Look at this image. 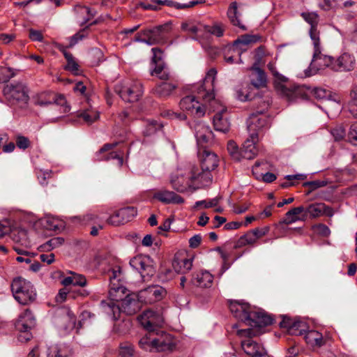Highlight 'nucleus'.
I'll return each mask as SVG.
<instances>
[{"instance_id":"cd10ccee","label":"nucleus","mask_w":357,"mask_h":357,"mask_svg":"<svg viewBox=\"0 0 357 357\" xmlns=\"http://www.w3.org/2000/svg\"><path fill=\"white\" fill-rule=\"evenodd\" d=\"M307 220V215L305 213V207L298 206L292 208L287 211L282 222L286 225H290L298 221H305Z\"/></svg>"},{"instance_id":"a19ab883","label":"nucleus","mask_w":357,"mask_h":357,"mask_svg":"<svg viewBox=\"0 0 357 357\" xmlns=\"http://www.w3.org/2000/svg\"><path fill=\"white\" fill-rule=\"evenodd\" d=\"M306 342L312 347H321L325 342L321 333L317 331H309L305 334Z\"/></svg>"},{"instance_id":"0e129e2a","label":"nucleus","mask_w":357,"mask_h":357,"mask_svg":"<svg viewBox=\"0 0 357 357\" xmlns=\"http://www.w3.org/2000/svg\"><path fill=\"white\" fill-rule=\"evenodd\" d=\"M85 37H86V34H85L84 30H82V31L77 33L73 36L70 37L69 47L74 46L75 44L77 43V42L79 40H82Z\"/></svg>"},{"instance_id":"49530a36","label":"nucleus","mask_w":357,"mask_h":357,"mask_svg":"<svg viewBox=\"0 0 357 357\" xmlns=\"http://www.w3.org/2000/svg\"><path fill=\"white\" fill-rule=\"evenodd\" d=\"M118 212L119 215L121 217V221L123 224L131 220V219L137 215V210L132 206L121 208Z\"/></svg>"},{"instance_id":"774afa93","label":"nucleus","mask_w":357,"mask_h":357,"mask_svg":"<svg viewBox=\"0 0 357 357\" xmlns=\"http://www.w3.org/2000/svg\"><path fill=\"white\" fill-rule=\"evenodd\" d=\"M29 38L33 41L38 42H41L43 39V34L40 31L32 29L29 30Z\"/></svg>"},{"instance_id":"13d9d810","label":"nucleus","mask_w":357,"mask_h":357,"mask_svg":"<svg viewBox=\"0 0 357 357\" xmlns=\"http://www.w3.org/2000/svg\"><path fill=\"white\" fill-rule=\"evenodd\" d=\"M151 50L153 52V62L155 63V66H156L159 63H164L162 61L163 55L162 51L158 47H153Z\"/></svg>"},{"instance_id":"09e8293b","label":"nucleus","mask_w":357,"mask_h":357,"mask_svg":"<svg viewBox=\"0 0 357 357\" xmlns=\"http://www.w3.org/2000/svg\"><path fill=\"white\" fill-rule=\"evenodd\" d=\"M257 241V236L252 230L247 232L244 236H241L238 242V246H244L246 245H252Z\"/></svg>"},{"instance_id":"ddd939ff","label":"nucleus","mask_w":357,"mask_h":357,"mask_svg":"<svg viewBox=\"0 0 357 357\" xmlns=\"http://www.w3.org/2000/svg\"><path fill=\"white\" fill-rule=\"evenodd\" d=\"M36 324L35 317L31 312L27 309L22 313L15 324L17 330L20 332L18 340L20 342H26L32 337L29 331Z\"/></svg>"},{"instance_id":"2f4dec72","label":"nucleus","mask_w":357,"mask_h":357,"mask_svg":"<svg viewBox=\"0 0 357 357\" xmlns=\"http://www.w3.org/2000/svg\"><path fill=\"white\" fill-rule=\"evenodd\" d=\"M213 281V275L207 271L198 272L193 278V283L202 288H208L212 285Z\"/></svg>"},{"instance_id":"f8f14e48","label":"nucleus","mask_w":357,"mask_h":357,"mask_svg":"<svg viewBox=\"0 0 357 357\" xmlns=\"http://www.w3.org/2000/svg\"><path fill=\"white\" fill-rule=\"evenodd\" d=\"M109 280V296L111 300L121 299V296L126 294V288L121 282L123 280V274L119 266H115L108 271Z\"/></svg>"},{"instance_id":"f3484780","label":"nucleus","mask_w":357,"mask_h":357,"mask_svg":"<svg viewBox=\"0 0 357 357\" xmlns=\"http://www.w3.org/2000/svg\"><path fill=\"white\" fill-rule=\"evenodd\" d=\"M190 189L197 190L209 185L212 182V176L210 172H199L197 169H192L190 172Z\"/></svg>"},{"instance_id":"bb28decb","label":"nucleus","mask_w":357,"mask_h":357,"mask_svg":"<svg viewBox=\"0 0 357 357\" xmlns=\"http://www.w3.org/2000/svg\"><path fill=\"white\" fill-rule=\"evenodd\" d=\"M153 197L165 204H182L184 199L175 192L161 190L154 193Z\"/></svg>"},{"instance_id":"b1692460","label":"nucleus","mask_w":357,"mask_h":357,"mask_svg":"<svg viewBox=\"0 0 357 357\" xmlns=\"http://www.w3.org/2000/svg\"><path fill=\"white\" fill-rule=\"evenodd\" d=\"M305 213H306L307 218L309 215L311 218H315L322 215L331 217L334 213L333 210L324 203H314L309 205L305 208Z\"/></svg>"},{"instance_id":"7ed1b4c3","label":"nucleus","mask_w":357,"mask_h":357,"mask_svg":"<svg viewBox=\"0 0 357 357\" xmlns=\"http://www.w3.org/2000/svg\"><path fill=\"white\" fill-rule=\"evenodd\" d=\"M128 290L125 294L121 296V299L111 300L110 302L102 301V308L108 307L114 315L116 312H123L128 315L135 314L141 307L139 294H128Z\"/></svg>"},{"instance_id":"c9c22d12","label":"nucleus","mask_w":357,"mask_h":357,"mask_svg":"<svg viewBox=\"0 0 357 357\" xmlns=\"http://www.w3.org/2000/svg\"><path fill=\"white\" fill-rule=\"evenodd\" d=\"M77 117L82 119L85 123L90 125L99 119L100 114L97 109L90 106L85 109L79 111Z\"/></svg>"},{"instance_id":"393cba45","label":"nucleus","mask_w":357,"mask_h":357,"mask_svg":"<svg viewBox=\"0 0 357 357\" xmlns=\"http://www.w3.org/2000/svg\"><path fill=\"white\" fill-rule=\"evenodd\" d=\"M333 65V70L344 71L351 70L354 68L356 60L353 55L349 53H344L338 57L337 60H334Z\"/></svg>"},{"instance_id":"473e14b6","label":"nucleus","mask_w":357,"mask_h":357,"mask_svg":"<svg viewBox=\"0 0 357 357\" xmlns=\"http://www.w3.org/2000/svg\"><path fill=\"white\" fill-rule=\"evenodd\" d=\"M48 100H43L41 96L38 100V104L41 106L54 104L56 105H60L63 108V112L70 111L69 107L66 105V101L63 96L51 94Z\"/></svg>"},{"instance_id":"f704fd0d","label":"nucleus","mask_w":357,"mask_h":357,"mask_svg":"<svg viewBox=\"0 0 357 357\" xmlns=\"http://www.w3.org/2000/svg\"><path fill=\"white\" fill-rule=\"evenodd\" d=\"M281 326L287 328L289 333L295 335H303L306 328L305 323L301 321L284 320Z\"/></svg>"},{"instance_id":"3c124183","label":"nucleus","mask_w":357,"mask_h":357,"mask_svg":"<svg viewBox=\"0 0 357 357\" xmlns=\"http://www.w3.org/2000/svg\"><path fill=\"white\" fill-rule=\"evenodd\" d=\"M162 128V124L158 123V121L155 120L149 121L146 123L145 129L144 130L143 132L145 135L149 136L155 132H156L158 130H160Z\"/></svg>"},{"instance_id":"c756f323","label":"nucleus","mask_w":357,"mask_h":357,"mask_svg":"<svg viewBox=\"0 0 357 357\" xmlns=\"http://www.w3.org/2000/svg\"><path fill=\"white\" fill-rule=\"evenodd\" d=\"M261 40V36L259 34H245L240 36L234 43L232 48L234 50L239 47L244 49V46L255 44Z\"/></svg>"},{"instance_id":"20e7f679","label":"nucleus","mask_w":357,"mask_h":357,"mask_svg":"<svg viewBox=\"0 0 357 357\" xmlns=\"http://www.w3.org/2000/svg\"><path fill=\"white\" fill-rule=\"evenodd\" d=\"M261 328H249L238 331V335L241 337H246L242 340L241 347L248 356L251 357H269L265 349L261 344L252 340L250 337L261 334Z\"/></svg>"},{"instance_id":"603ef678","label":"nucleus","mask_w":357,"mask_h":357,"mask_svg":"<svg viewBox=\"0 0 357 357\" xmlns=\"http://www.w3.org/2000/svg\"><path fill=\"white\" fill-rule=\"evenodd\" d=\"M227 151L231 157L236 160L241 159V151L238 150L237 144L234 141L227 143Z\"/></svg>"},{"instance_id":"37998d69","label":"nucleus","mask_w":357,"mask_h":357,"mask_svg":"<svg viewBox=\"0 0 357 357\" xmlns=\"http://www.w3.org/2000/svg\"><path fill=\"white\" fill-rule=\"evenodd\" d=\"M82 24H86L94 16V12L86 6H78L75 8Z\"/></svg>"},{"instance_id":"c85d7f7f","label":"nucleus","mask_w":357,"mask_h":357,"mask_svg":"<svg viewBox=\"0 0 357 357\" xmlns=\"http://www.w3.org/2000/svg\"><path fill=\"white\" fill-rule=\"evenodd\" d=\"M250 70L251 74L250 77L251 84L257 89L266 87L267 80L264 70L255 66H252L250 68Z\"/></svg>"},{"instance_id":"4d7b16f0","label":"nucleus","mask_w":357,"mask_h":357,"mask_svg":"<svg viewBox=\"0 0 357 357\" xmlns=\"http://www.w3.org/2000/svg\"><path fill=\"white\" fill-rule=\"evenodd\" d=\"M98 159L99 160H102L103 158H99ZM104 159L106 160H114L115 159V160H117V165L119 166H121L123 165V153H121L120 155L116 151H112V152L109 153L107 154V155Z\"/></svg>"},{"instance_id":"864d4df0","label":"nucleus","mask_w":357,"mask_h":357,"mask_svg":"<svg viewBox=\"0 0 357 357\" xmlns=\"http://www.w3.org/2000/svg\"><path fill=\"white\" fill-rule=\"evenodd\" d=\"M213 128L216 131L223 132V112H218L215 114L213 119Z\"/></svg>"},{"instance_id":"39448f33","label":"nucleus","mask_w":357,"mask_h":357,"mask_svg":"<svg viewBox=\"0 0 357 357\" xmlns=\"http://www.w3.org/2000/svg\"><path fill=\"white\" fill-rule=\"evenodd\" d=\"M151 333L140 339L139 344L142 349L149 351H165L173 349L174 344L170 335L162 332L156 337Z\"/></svg>"},{"instance_id":"680f3d73","label":"nucleus","mask_w":357,"mask_h":357,"mask_svg":"<svg viewBox=\"0 0 357 357\" xmlns=\"http://www.w3.org/2000/svg\"><path fill=\"white\" fill-rule=\"evenodd\" d=\"M64 321H68V324L64 326L65 330L73 329L75 326V317L70 312L63 318Z\"/></svg>"},{"instance_id":"f03ea898","label":"nucleus","mask_w":357,"mask_h":357,"mask_svg":"<svg viewBox=\"0 0 357 357\" xmlns=\"http://www.w3.org/2000/svg\"><path fill=\"white\" fill-rule=\"evenodd\" d=\"M229 310L238 319L251 328H263L271 325L273 319L263 310L247 303L230 301Z\"/></svg>"},{"instance_id":"6e6d98bb","label":"nucleus","mask_w":357,"mask_h":357,"mask_svg":"<svg viewBox=\"0 0 357 357\" xmlns=\"http://www.w3.org/2000/svg\"><path fill=\"white\" fill-rule=\"evenodd\" d=\"M313 231L322 236L327 237L331 234L329 228L324 224H317L312 226Z\"/></svg>"},{"instance_id":"5fc2aeb1","label":"nucleus","mask_w":357,"mask_h":357,"mask_svg":"<svg viewBox=\"0 0 357 357\" xmlns=\"http://www.w3.org/2000/svg\"><path fill=\"white\" fill-rule=\"evenodd\" d=\"M221 199L220 197H216V198H214V199H211L210 201L207 202L206 200H202V201H198L195 203V208H199V207H202V208H210V207H215V206H217L218 203H219V201Z\"/></svg>"},{"instance_id":"4c0bfd02","label":"nucleus","mask_w":357,"mask_h":357,"mask_svg":"<svg viewBox=\"0 0 357 357\" xmlns=\"http://www.w3.org/2000/svg\"><path fill=\"white\" fill-rule=\"evenodd\" d=\"M70 349L65 344H52L48 347L47 357H68Z\"/></svg>"},{"instance_id":"e433bc0d","label":"nucleus","mask_w":357,"mask_h":357,"mask_svg":"<svg viewBox=\"0 0 357 357\" xmlns=\"http://www.w3.org/2000/svg\"><path fill=\"white\" fill-rule=\"evenodd\" d=\"M266 167L267 164L264 162H256L252 167V174L257 179H262L264 182L271 183L276 179V176L270 172L263 173L259 171V168L261 167Z\"/></svg>"},{"instance_id":"0eeeda50","label":"nucleus","mask_w":357,"mask_h":357,"mask_svg":"<svg viewBox=\"0 0 357 357\" xmlns=\"http://www.w3.org/2000/svg\"><path fill=\"white\" fill-rule=\"evenodd\" d=\"M3 93L7 102L11 106L24 107L29 99L27 87L20 82L6 85Z\"/></svg>"},{"instance_id":"bf43d9fd","label":"nucleus","mask_w":357,"mask_h":357,"mask_svg":"<svg viewBox=\"0 0 357 357\" xmlns=\"http://www.w3.org/2000/svg\"><path fill=\"white\" fill-rule=\"evenodd\" d=\"M16 144L19 149L24 150L29 146L30 142L27 137L20 135L17 137Z\"/></svg>"},{"instance_id":"4468645a","label":"nucleus","mask_w":357,"mask_h":357,"mask_svg":"<svg viewBox=\"0 0 357 357\" xmlns=\"http://www.w3.org/2000/svg\"><path fill=\"white\" fill-rule=\"evenodd\" d=\"M116 91L123 100L130 102L139 100L144 92L142 83L136 80L128 82L121 86H116Z\"/></svg>"},{"instance_id":"79ce46f5","label":"nucleus","mask_w":357,"mask_h":357,"mask_svg":"<svg viewBox=\"0 0 357 357\" xmlns=\"http://www.w3.org/2000/svg\"><path fill=\"white\" fill-rule=\"evenodd\" d=\"M227 16L233 25L238 26L242 30H246L245 26L239 19L236 3H232L227 11Z\"/></svg>"},{"instance_id":"6ab92c4d","label":"nucleus","mask_w":357,"mask_h":357,"mask_svg":"<svg viewBox=\"0 0 357 357\" xmlns=\"http://www.w3.org/2000/svg\"><path fill=\"white\" fill-rule=\"evenodd\" d=\"M194 131L198 147L205 149L212 138V132L209 127L202 122H198L194 125Z\"/></svg>"},{"instance_id":"4be33fe9","label":"nucleus","mask_w":357,"mask_h":357,"mask_svg":"<svg viewBox=\"0 0 357 357\" xmlns=\"http://www.w3.org/2000/svg\"><path fill=\"white\" fill-rule=\"evenodd\" d=\"M270 123V119L264 114H252L248 121V130L250 133L258 132L267 127Z\"/></svg>"},{"instance_id":"7c9ffc66","label":"nucleus","mask_w":357,"mask_h":357,"mask_svg":"<svg viewBox=\"0 0 357 357\" xmlns=\"http://www.w3.org/2000/svg\"><path fill=\"white\" fill-rule=\"evenodd\" d=\"M303 18L311 25L310 30V36L313 41L314 36L319 40V32L317 31V26L319 21L318 15L315 13H303L301 14Z\"/></svg>"},{"instance_id":"a18cd8bd","label":"nucleus","mask_w":357,"mask_h":357,"mask_svg":"<svg viewBox=\"0 0 357 357\" xmlns=\"http://www.w3.org/2000/svg\"><path fill=\"white\" fill-rule=\"evenodd\" d=\"M64 56L67 61L65 69L70 71L74 75H79L80 73L79 66L74 59L73 55L70 53L65 52Z\"/></svg>"},{"instance_id":"a878e982","label":"nucleus","mask_w":357,"mask_h":357,"mask_svg":"<svg viewBox=\"0 0 357 357\" xmlns=\"http://www.w3.org/2000/svg\"><path fill=\"white\" fill-rule=\"evenodd\" d=\"M193 257L183 256L182 254L175 255L172 266L176 272L185 273L191 270L192 267Z\"/></svg>"},{"instance_id":"9b49d317","label":"nucleus","mask_w":357,"mask_h":357,"mask_svg":"<svg viewBox=\"0 0 357 357\" xmlns=\"http://www.w3.org/2000/svg\"><path fill=\"white\" fill-rule=\"evenodd\" d=\"M181 28L188 33L195 34L197 39L207 38L208 36L220 37L223 33L221 25L217 23L211 26L185 22L182 24Z\"/></svg>"},{"instance_id":"a211bd4d","label":"nucleus","mask_w":357,"mask_h":357,"mask_svg":"<svg viewBox=\"0 0 357 357\" xmlns=\"http://www.w3.org/2000/svg\"><path fill=\"white\" fill-rule=\"evenodd\" d=\"M165 288L159 285L150 286L139 292V297L141 302L151 303L160 301L166 295Z\"/></svg>"},{"instance_id":"e2e57ef3","label":"nucleus","mask_w":357,"mask_h":357,"mask_svg":"<svg viewBox=\"0 0 357 357\" xmlns=\"http://www.w3.org/2000/svg\"><path fill=\"white\" fill-rule=\"evenodd\" d=\"M331 134L335 140L340 141L344 138L345 135V130L341 126H338L332 130Z\"/></svg>"},{"instance_id":"052dcab7","label":"nucleus","mask_w":357,"mask_h":357,"mask_svg":"<svg viewBox=\"0 0 357 357\" xmlns=\"http://www.w3.org/2000/svg\"><path fill=\"white\" fill-rule=\"evenodd\" d=\"M349 141L354 145H357V124L351 126L348 134Z\"/></svg>"},{"instance_id":"1a4fd4ad","label":"nucleus","mask_w":357,"mask_h":357,"mask_svg":"<svg viewBox=\"0 0 357 357\" xmlns=\"http://www.w3.org/2000/svg\"><path fill=\"white\" fill-rule=\"evenodd\" d=\"M267 66L276 79L275 89L278 93L288 101H295L301 94V89L288 86L284 83L287 81V78L277 71L274 62H269Z\"/></svg>"},{"instance_id":"6e6552de","label":"nucleus","mask_w":357,"mask_h":357,"mask_svg":"<svg viewBox=\"0 0 357 357\" xmlns=\"http://www.w3.org/2000/svg\"><path fill=\"white\" fill-rule=\"evenodd\" d=\"M314 54L313 58L310 65L309 69L305 71V76H312L319 70H324L326 68H330L333 70V65L334 64V59L329 56L323 54L321 53V48L320 45V40L317 41V38L314 36L313 38Z\"/></svg>"},{"instance_id":"5701e85b","label":"nucleus","mask_w":357,"mask_h":357,"mask_svg":"<svg viewBox=\"0 0 357 357\" xmlns=\"http://www.w3.org/2000/svg\"><path fill=\"white\" fill-rule=\"evenodd\" d=\"M199 157L203 171L211 173V171L214 170L218 165L217 155L206 149H203L202 153L199 151Z\"/></svg>"},{"instance_id":"8fccbe9b","label":"nucleus","mask_w":357,"mask_h":357,"mask_svg":"<svg viewBox=\"0 0 357 357\" xmlns=\"http://www.w3.org/2000/svg\"><path fill=\"white\" fill-rule=\"evenodd\" d=\"M64 239L63 238L54 237L41 245V249L43 251H49L62 245Z\"/></svg>"},{"instance_id":"72a5a7b5","label":"nucleus","mask_w":357,"mask_h":357,"mask_svg":"<svg viewBox=\"0 0 357 357\" xmlns=\"http://www.w3.org/2000/svg\"><path fill=\"white\" fill-rule=\"evenodd\" d=\"M176 87L174 84L165 82L153 88L152 93L159 98H167L172 93Z\"/></svg>"},{"instance_id":"dca6fc26","label":"nucleus","mask_w":357,"mask_h":357,"mask_svg":"<svg viewBox=\"0 0 357 357\" xmlns=\"http://www.w3.org/2000/svg\"><path fill=\"white\" fill-rule=\"evenodd\" d=\"M131 267L136 270L144 278L150 277L154 273V268L152 264V260L146 255H137L130 261Z\"/></svg>"},{"instance_id":"69168bd1","label":"nucleus","mask_w":357,"mask_h":357,"mask_svg":"<svg viewBox=\"0 0 357 357\" xmlns=\"http://www.w3.org/2000/svg\"><path fill=\"white\" fill-rule=\"evenodd\" d=\"M120 356L121 357H133V348L131 345H126L120 347Z\"/></svg>"},{"instance_id":"f257e3e1","label":"nucleus","mask_w":357,"mask_h":357,"mask_svg":"<svg viewBox=\"0 0 357 357\" xmlns=\"http://www.w3.org/2000/svg\"><path fill=\"white\" fill-rule=\"evenodd\" d=\"M217 71L211 68L206 73L202 83L195 86V95H189L183 98L180 102V108L188 114L194 117H203L206 111V104L215 103L213 93L214 84Z\"/></svg>"},{"instance_id":"de8ad7c7","label":"nucleus","mask_w":357,"mask_h":357,"mask_svg":"<svg viewBox=\"0 0 357 357\" xmlns=\"http://www.w3.org/2000/svg\"><path fill=\"white\" fill-rule=\"evenodd\" d=\"M199 2L198 1H191L187 3H180L176 1H173L171 0H164L162 1V5H165L169 7H173L176 9H186L189 8H192L196 5H197Z\"/></svg>"},{"instance_id":"c03bdc74","label":"nucleus","mask_w":357,"mask_h":357,"mask_svg":"<svg viewBox=\"0 0 357 357\" xmlns=\"http://www.w3.org/2000/svg\"><path fill=\"white\" fill-rule=\"evenodd\" d=\"M151 75L164 80H167L169 78V70L164 63L157 64L151 71Z\"/></svg>"},{"instance_id":"2eb2a0df","label":"nucleus","mask_w":357,"mask_h":357,"mask_svg":"<svg viewBox=\"0 0 357 357\" xmlns=\"http://www.w3.org/2000/svg\"><path fill=\"white\" fill-rule=\"evenodd\" d=\"M138 320L141 325L149 332H154L157 328L161 327L164 322L162 312L153 310L144 311L138 317Z\"/></svg>"},{"instance_id":"423d86ee","label":"nucleus","mask_w":357,"mask_h":357,"mask_svg":"<svg viewBox=\"0 0 357 357\" xmlns=\"http://www.w3.org/2000/svg\"><path fill=\"white\" fill-rule=\"evenodd\" d=\"M11 291L15 299L21 305H29L36 298V292L33 284L21 277L13 280Z\"/></svg>"},{"instance_id":"412c9836","label":"nucleus","mask_w":357,"mask_h":357,"mask_svg":"<svg viewBox=\"0 0 357 357\" xmlns=\"http://www.w3.org/2000/svg\"><path fill=\"white\" fill-rule=\"evenodd\" d=\"M190 174L183 173L181 171L172 174L170 177V183L172 188L180 192H183L190 189Z\"/></svg>"},{"instance_id":"9d476101","label":"nucleus","mask_w":357,"mask_h":357,"mask_svg":"<svg viewBox=\"0 0 357 357\" xmlns=\"http://www.w3.org/2000/svg\"><path fill=\"white\" fill-rule=\"evenodd\" d=\"M171 27L168 24L160 25L153 29H147L138 33L135 40L153 45L159 43H164L167 38Z\"/></svg>"},{"instance_id":"ea45409f","label":"nucleus","mask_w":357,"mask_h":357,"mask_svg":"<svg viewBox=\"0 0 357 357\" xmlns=\"http://www.w3.org/2000/svg\"><path fill=\"white\" fill-rule=\"evenodd\" d=\"M11 238L17 243L27 248L30 245L27 231L24 229L17 228L11 231Z\"/></svg>"},{"instance_id":"aec40b11","label":"nucleus","mask_w":357,"mask_h":357,"mask_svg":"<svg viewBox=\"0 0 357 357\" xmlns=\"http://www.w3.org/2000/svg\"><path fill=\"white\" fill-rule=\"evenodd\" d=\"M258 142V135L256 132H251L250 137L244 142L241 149V158L247 160L253 159L258 153L259 149L256 145Z\"/></svg>"},{"instance_id":"338daca9","label":"nucleus","mask_w":357,"mask_h":357,"mask_svg":"<svg viewBox=\"0 0 357 357\" xmlns=\"http://www.w3.org/2000/svg\"><path fill=\"white\" fill-rule=\"evenodd\" d=\"M107 222L114 226H118L123 224L121 221V217L119 215L118 211L107 219Z\"/></svg>"},{"instance_id":"58836bf2","label":"nucleus","mask_w":357,"mask_h":357,"mask_svg":"<svg viewBox=\"0 0 357 357\" xmlns=\"http://www.w3.org/2000/svg\"><path fill=\"white\" fill-rule=\"evenodd\" d=\"M61 284L66 287L69 285L84 287L86 284V279L82 275L71 273L69 276L61 280Z\"/></svg>"}]
</instances>
